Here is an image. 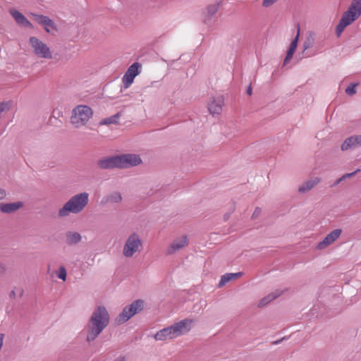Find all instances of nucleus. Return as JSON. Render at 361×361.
Returning <instances> with one entry per match:
<instances>
[{"instance_id": "nucleus-1", "label": "nucleus", "mask_w": 361, "mask_h": 361, "mask_svg": "<svg viewBox=\"0 0 361 361\" xmlns=\"http://www.w3.org/2000/svg\"><path fill=\"white\" fill-rule=\"evenodd\" d=\"M109 323V314L104 306H98L92 312L89 321L82 333L86 335V341L90 343L95 340Z\"/></svg>"}, {"instance_id": "nucleus-2", "label": "nucleus", "mask_w": 361, "mask_h": 361, "mask_svg": "<svg viewBox=\"0 0 361 361\" xmlns=\"http://www.w3.org/2000/svg\"><path fill=\"white\" fill-rule=\"evenodd\" d=\"M89 200L90 195L87 192H80L72 196L59 209L58 216L59 218H66L70 214H78L81 213L88 204Z\"/></svg>"}, {"instance_id": "nucleus-3", "label": "nucleus", "mask_w": 361, "mask_h": 361, "mask_svg": "<svg viewBox=\"0 0 361 361\" xmlns=\"http://www.w3.org/2000/svg\"><path fill=\"white\" fill-rule=\"evenodd\" d=\"M193 323L192 319H183L157 331L154 335V338L156 341H165L177 338L188 333L191 329Z\"/></svg>"}, {"instance_id": "nucleus-4", "label": "nucleus", "mask_w": 361, "mask_h": 361, "mask_svg": "<svg viewBox=\"0 0 361 361\" xmlns=\"http://www.w3.org/2000/svg\"><path fill=\"white\" fill-rule=\"evenodd\" d=\"M361 16V0H352L348 9L343 13L335 29L337 37H340L345 29Z\"/></svg>"}, {"instance_id": "nucleus-5", "label": "nucleus", "mask_w": 361, "mask_h": 361, "mask_svg": "<svg viewBox=\"0 0 361 361\" xmlns=\"http://www.w3.org/2000/svg\"><path fill=\"white\" fill-rule=\"evenodd\" d=\"M92 109L87 105H78L73 110L71 116V123L75 127L85 126L92 116Z\"/></svg>"}, {"instance_id": "nucleus-6", "label": "nucleus", "mask_w": 361, "mask_h": 361, "mask_svg": "<svg viewBox=\"0 0 361 361\" xmlns=\"http://www.w3.org/2000/svg\"><path fill=\"white\" fill-rule=\"evenodd\" d=\"M29 45L32 53L38 58L44 59H52V51L49 47L39 38L36 37H30Z\"/></svg>"}, {"instance_id": "nucleus-7", "label": "nucleus", "mask_w": 361, "mask_h": 361, "mask_svg": "<svg viewBox=\"0 0 361 361\" xmlns=\"http://www.w3.org/2000/svg\"><path fill=\"white\" fill-rule=\"evenodd\" d=\"M142 247L140 236L136 233H131L126 239L123 247V255L126 257H132L135 253L140 252Z\"/></svg>"}, {"instance_id": "nucleus-8", "label": "nucleus", "mask_w": 361, "mask_h": 361, "mask_svg": "<svg viewBox=\"0 0 361 361\" xmlns=\"http://www.w3.org/2000/svg\"><path fill=\"white\" fill-rule=\"evenodd\" d=\"M144 307V301L142 300H137L133 302L130 305L125 307L122 312L118 314L116 318V322L119 324L124 323L130 319L135 314L141 311Z\"/></svg>"}, {"instance_id": "nucleus-9", "label": "nucleus", "mask_w": 361, "mask_h": 361, "mask_svg": "<svg viewBox=\"0 0 361 361\" xmlns=\"http://www.w3.org/2000/svg\"><path fill=\"white\" fill-rule=\"evenodd\" d=\"M119 168H128L135 166L141 163V159L138 155L126 154L122 155H118Z\"/></svg>"}, {"instance_id": "nucleus-10", "label": "nucleus", "mask_w": 361, "mask_h": 361, "mask_svg": "<svg viewBox=\"0 0 361 361\" xmlns=\"http://www.w3.org/2000/svg\"><path fill=\"white\" fill-rule=\"evenodd\" d=\"M140 63L136 62L128 68L122 78L125 88H128L132 85L135 78L140 73Z\"/></svg>"}, {"instance_id": "nucleus-11", "label": "nucleus", "mask_w": 361, "mask_h": 361, "mask_svg": "<svg viewBox=\"0 0 361 361\" xmlns=\"http://www.w3.org/2000/svg\"><path fill=\"white\" fill-rule=\"evenodd\" d=\"M224 104V99L221 95L211 98L207 105L209 113L213 116L219 115L221 113Z\"/></svg>"}, {"instance_id": "nucleus-12", "label": "nucleus", "mask_w": 361, "mask_h": 361, "mask_svg": "<svg viewBox=\"0 0 361 361\" xmlns=\"http://www.w3.org/2000/svg\"><path fill=\"white\" fill-rule=\"evenodd\" d=\"M188 244V238L185 235L175 238L169 245L166 252L169 255L173 254L183 249Z\"/></svg>"}, {"instance_id": "nucleus-13", "label": "nucleus", "mask_w": 361, "mask_h": 361, "mask_svg": "<svg viewBox=\"0 0 361 361\" xmlns=\"http://www.w3.org/2000/svg\"><path fill=\"white\" fill-rule=\"evenodd\" d=\"M360 147H361V134L354 135L345 139L341 144V149L342 151H348Z\"/></svg>"}, {"instance_id": "nucleus-14", "label": "nucleus", "mask_w": 361, "mask_h": 361, "mask_svg": "<svg viewBox=\"0 0 361 361\" xmlns=\"http://www.w3.org/2000/svg\"><path fill=\"white\" fill-rule=\"evenodd\" d=\"M30 15L38 24L44 27L47 32H49L51 30H56V25L54 21L47 16L32 13Z\"/></svg>"}, {"instance_id": "nucleus-15", "label": "nucleus", "mask_w": 361, "mask_h": 361, "mask_svg": "<svg viewBox=\"0 0 361 361\" xmlns=\"http://www.w3.org/2000/svg\"><path fill=\"white\" fill-rule=\"evenodd\" d=\"M342 233L341 229L337 228L329 233L323 240L319 242L317 245V248L318 250H323L332 244L338 237L341 235Z\"/></svg>"}, {"instance_id": "nucleus-16", "label": "nucleus", "mask_w": 361, "mask_h": 361, "mask_svg": "<svg viewBox=\"0 0 361 361\" xmlns=\"http://www.w3.org/2000/svg\"><path fill=\"white\" fill-rule=\"evenodd\" d=\"M97 166L101 169L119 168L118 155L100 159L97 161Z\"/></svg>"}, {"instance_id": "nucleus-17", "label": "nucleus", "mask_w": 361, "mask_h": 361, "mask_svg": "<svg viewBox=\"0 0 361 361\" xmlns=\"http://www.w3.org/2000/svg\"><path fill=\"white\" fill-rule=\"evenodd\" d=\"M321 181L322 179L319 177H312L301 183L298 186V191L300 194H305L312 190Z\"/></svg>"}, {"instance_id": "nucleus-18", "label": "nucleus", "mask_w": 361, "mask_h": 361, "mask_svg": "<svg viewBox=\"0 0 361 361\" xmlns=\"http://www.w3.org/2000/svg\"><path fill=\"white\" fill-rule=\"evenodd\" d=\"M23 205V204L20 201L11 203H0V211L4 214H12L20 209Z\"/></svg>"}, {"instance_id": "nucleus-19", "label": "nucleus", "mask_w": 361, "mask_h": 361, "mask_svg": "<svg viewBox=\"0 0 361 361\" xmlns=\"http://www.w3.org/2000/svg\"><path fill=\"white\" fill-rule=\"evenodd\" d=\"M10 13L12 17L14 18V20L18 25L24 27H32V25L30 23V21L27 20V19L18 11L11 9L10 11Z\"/></svg>"}, {"instance_id": "nucleus-20", "label": "nucleus", "mask_w": 361, "mask_h": 361, "mask_svg": "<svg viewBox=\"0 0 361 361\" xmlns=\"http://www.w3.org/2000/svg\"><path fill=\"white\" fill-rule=\"evenodd\" d=\"M299 35H300V30H298L297 35L295 36L294 39L291 42L289 49L287 51L286 58L283 61V66H285L290 61V60L292 59V57L295 51V49L298 46Z\"/></svg>"}, {"instance_id": "nucleus-21", "label": "nucleus", "mask_w": 361, "mask_h": 361, "mask_svg": "<svg viewBox=\"0 0 361 361\" xmlns=\"http://www.w3.org/2000/svg\"><path fill=\"white\" fill-rule=\"evenodd\" d=\"M66 243L72 245L80 243L82 240V236L78 232L68 231L66 233Z\"/></svg>"}, {"instance_id": "nucleus-22", "label": "nucleus", "mask_w": 361, "mask_h": 361, "mask_svg": "<svg viewBox=\"0 0 361 361\" xmlns=\"http://www.w3.org/2000/svg\"><path fill=\"white\" fill-rule=\"evenodd\" d=\"M316 35L312 31H307L305 33V39L303 42V52L311 48L315 42Z\"/></svg>"}, {"instance_id": "nucleus-23", "label": "nucleus", "mask_w": 361, "mask_h": 361, "mask_svg": "<svg viewBox=\"0 0 361 361\" xmlns=\"http://www.w3.org/2000/svg\"><path fill=\"white\" fill-rule=\"evenodd\" d=\"M241 275H242L241 272H238V273H235V274L228 273V274H226L223 275L221 278L219 283V287H222V286H225L230 281H231L238 276H240Z\"/></svg>"}, {"instance_id": "nucleus-24", "label": "nucleus", "mask_w": 361, "mask_h": 361, "mask_svg": "<svg viewBox=\"0 0 361 361\" xmlns=\"http://www.w3.org/2000/svg\"><path fill=\"white\" fill-rule=\"evenodd\" d=\"M122 199L121 194L118 192H114L108 196V201L114 203H119Z\"/></svg>"}, {"instance_id": "nucleus-25", "label": "nucleus", "mask_w": 361, "mask_h": 361, "mask_svg": "<svg viewBox=\"0 0 361 361\" xmlns=\"http://www.w3.org/2000/svg\"><path fill=\"white\" fill-rule=\"evenodd\" d=\"M360 171V169H356L355 171L352 172V173H345L343 174L341 177H340L339 178H338L336 182L334 183V184L333 185V186H336L337 185H338L341 181L347 179V178H351V177H353L355 174H357L358 172Z\"/></svg>"}, {"instance_id": "nucleus-26", "label": "nucleus", "mask_w": 361, "mask_h": 361, "mask_svg": "<svg viewBox=\"0 0 361 361\" xmlns=\"http://www.w3.org/2000/svg\"><path fill=\"white\" fill-rule=\"evenodd\" d=\"M219 4L217 3L209 5L207 7V10H206L207 16L209 17H212L217 12V11L219 9Z\"/></svg>"}, {"instance_id": "nucleus-27", "label": "nucleus", "mask_w": 361, "mask_h": 361, "mask_svg": "<svg viewBox=\"0 0 361 361\" xmlns=\"http://www.w3.org/2000/svg\"><path fill=\"white\" fill-rule=\"evenodd\" d=\"M118 118V114L110 116L109 118H104L100 121L101 125H109L112 123H116Z\"/></svg>"}, {"instance_id": "nucleus-28", "label": "nucleus", "mask_w": 361, "mask_h": 361, "mask_svg": "<svg viewBox=\"0 0 361 361\" xmlns=\"http://www.w3.org/2000/svg\"><path fill=\"white\" fill-rule=\"evenodd\" d=\"M57 277L63 281L66 280L67 271L63 266H61L56 272Z\"/></svg>"}, {"instance_id": "nucleus-29", "label": "nucleus", "mask_w": 361, "mask_h": 361, "mask_svg": "<svg viewBox=\"0 0 361 361\" xmlns=\"http://www.w3.org/2000/svg\"><path fill=\"white\" fill-rule=\"evenodd\" d=\"M24 290L21 288H14L13 290L10 293L11 298H16L17 297H22L23 295Z\"/></svg>"}, {"instance_id": "nucleus-30", "label": "nucleus", "mask_w": 361, "mask_h": 361, "mask_svg": "<svg viewBox=\"0 0 361 361\" xmlns=\"http://www.w3.org/2000/svg\"><path fill=\"white\" fill-rule=\"evenodd\" d=\"M358 85V83H350L345 88V93L349 96H353L356 94V87Z\"/></svg>"}, {"instance_id": "nucleus-31", "label": "nucleus", "mask_w": 361, "mask_h": 361, "mask_svg": "<svg viewBox=\"0 0 361 361\" xmlns=\"http://www.w3.org/2000/svg\"><path fill=\"white\" fill-rule=\"evenodd\" d=\"M277 297V295H275L274 294H270L264 298H262L259 303V305L260 307L264 306L269 303L271 301H272L274 299H275Z\"/></svg>"}, {"instance_id": "nucleus-32", "label": "nucleus", "mask_w": 361, "mask_h": 361, "mask_svg": "<svg viewBox=\"0 0 361 361\" xmlns=\"http://www.w3.org/2000/svg\"><path fill=\"white\" fill-rule=\"evenodd\" d=\"M277 297V295H275L274 294H270L264 298H262L259 303V305L260 307L264 306L269 303L271 301H272L274 299H275Z\"/></svg>"}, {"instance_id": "nucleus-33", "label": "nucleus", "mask_w": 361, "mask_h": 361, "mask_svg": "<svg viewBox=\"0 0 361 361\" xmlns=\"http://www.w3.org/2000/svg\"><path fill=\"white\" fill-rule=\"evenodd\" d=\"M278 0H263L262 5L263 6L267 8L274 4Z\"/></svg>"}, {"instance_id": "nucleus-34", "label": "nucleus", "mask_w": 361, "mask_h": 361, "mask_svg": "<svg viewBox=\"0 0 361 361\" xmlns=\"http://www.w3.org/2000/svg\"><path fill=\"white\" fill-rule=\"evenodd\" d=\"M6 195V192L4 189L0 188V200H3Z\"/></svg>"}, {"instance_id": "nucleus-35", "label": "nucleus", "mask_w": 361, "mask_h": 361, "mask_svg": "<svg viewBox=\"0 0 361 361\" xmlns=\"http://www.w3.org/2000/svg\"><path fill=\"white\" fill-rule=\"evenodd\" d=\"M261 212V209L259 208H256L253 214L252 217L257 216Z\"/></svg>"}, {"instance_id": "nucleus-36", "label": "nucleus", "mask_w": 361, "mask_h": 361, "mask_svg": "<svg viewBox=\"0 0 361 361\" xmlns=\"http://www.w3.org/2000/svg\"><path fill=\"white\" fill-rule=\"evenodd\" d=\"M5 271H6L5 265L2 263H0V274L5 272Z\"/></svg>"}, {"instance_id": "nucleus-37", "label": "nucleus", "mask_w": 361, "mask_h": 361, "mask_svg": "<svg viewBox=\"0 0 361 361\" xmlns=\"http://www.w3.org/2000/svg\"><path fill=\"white\" fill-rule=\"evenodd\" d=\"M286 337H283V338H281V339H280V340H277V341H274V342L272 343V344H273V345H278V344L281 343V342L282 341L286 340Z\"/></svg>"}, {"instance_id": "nucleus-38", "label": "nucleus", "mask_w": 361, "mask_h": 361, "mask_svg": "<svg viewBox=\"0 0 361 361\" xmlns=\"http://www.w3.org/2000/svg\"><path fill=\"white\" fill-rule=\"evenodd\" d=\"M247 94H249V95H251L252 94V87L251 86H248L247 89Z\"/></svg>"}, {"instance_id": "nucleus-39", "label": "nucleus", "mask_w": 361, "mask_h": 361, "mask_svg": "<svg viewBox=\"0 0 361 361\" xmlns=\"http://www.w3.org/2000/svg\"><path fill=\"white\" fill-rule=\"evenodd\" d=\"M114 361H124V357H118L116 360H114Z\"/></svg>"}]
</instances>
